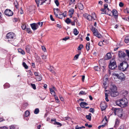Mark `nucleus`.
<instances>
[{"mask_svg":"<svg viewBox=\"0 0 129 129\" xmlns=\"http://www.w3.org/2000/svg\"><path fill=\"white\" fill-rule=\"evenodd\" d=\"M128 100L125 98L118 100L115 102L116 105L121 107H124L126 106L128 104Z\"/></svg>","mask_w":129,"mask_h":129,"instance_id":"f257e3e1","label":"nucleus"},{"mask_svg":"<svg viewBox=\"0 0 129 129\" xmlns=\"http://www.w3.org/2000/svg\"><path fill=\"white\" fill-rule=\"evenodd\" d=\"M83 16L89 21H93L96 19V15L94 13H92L91 16L85 13L83 14Z\"/></svg>","mask_w":129,"mask_h":129,"instance_id":"f03ea898","label":"nucleus"},{"mask_svg":"<svg viewBox=\"0 0 129 129\" xmlns=\"http://www.w3.org/2000/svg\"><path fill=\"white\" fill-rule=\"evenodd\" d=\"M128 67V65L127 62H123L120 64L119 68L120 70L124 71L127 69Z\"/></svg>","mask_w":129,"mask_h":129,"instance_id":"7ed1b4c3","label":"nucleus"},{"mask_svg":"<svg viewBox=\"0 0 129 129\" xmlns=\"http://www.w3.org/2000/svg\"><path fill=\"white\" fill-rule=\"evenodd\" d=\"M115 114L119 117L121 118L122 116L123 111L121 109L115 108L114 109Z\"/></svg>","mask_w":129,"mask_h":129,"instance_id":"20e7f679","label":"nucleus"},{"mask_svg":"<svg viewBox=\"0 0 129 129\" xmlns=\"http://www.w3.org/2000/svg\"><path fill=\"white\" fill-rule=\"evenodd\" d=\"M116 67V62L114 58L112 59L110 61V64L109 65V68L111 70H113Z\"/></svg>","mask_w":129,"mask_h":129,"instance_id":"39448f33","label":"nucleus"},{"mask_svg":"<svg viewBox=\"0 0 129 129\" xmlns=\"http://www.w3.org/2000/svg\"><path fill=\"white\" fill-rule=\"evenodd\" d=\"M113 75L121 80H123L124 78V75L122 73H120L119 74L114 73Z\"/></svg>","mask_w":129,"mask_h":129,"instance_id":"423d86ee","label":"nucleus"},{"mask_svg":"<svg viewBox=\"0 0 129 129\" xmlns=\"http://www.w3.org/2000/svg\"><path fill=\"white\" fill-rule=\"evenodd\" d=\"M6 37L7 39H10V40L14 39L15 37L14 34L13 32H10L8 33Z\"/></svg>","mask_w":129,"mask_h":129,"instance_id":"0eeeda50","label":"nucleus"},{"mask_svg":"<svg viewBox=\"0 0 129 129\" xmlns=\"http://www.w3.org/2000/svg\"><path fill=\"white\" fill-rule=\"evenodd\" d=\"M5 13L7 16H9L12 15L13 14V12L9 9H7L5 11Z\"/></svg>","mask_w":129,"mask_h":129,"instance_id":"6e6552de","label":"nucleus"},{"mask_svg":"<svg viewBox=\"0 0 129 129\" xmlns=\"http://www.w3.org/2000/svg\"><path fill=\"white\" fill-rule=\"evenodd\" d=\"M110 94L111 96L113 97H114L118 95V93L117 91H110Z\"/></svg>","mask_w":129,"mask_h":129,"instance_id":"1a4fd4ad","label":"nucleus"},{"mask_svg":"<svg viewBox=\"0 0 129 129\" xmlns=\"http://www.w3.org/2000/svg\"><path fill=\"white\" fill-rule=\"evenodd\" d=\"M114 17L116 19L118 18V14L117 12L115 10H113L112 12Z\"/></svg>","mask_w":129,"mask_h":129,"instance_id":"9d476101","label":"nucleus"},{"mask_svg":"<svg viewBox=\"0 0 129 129\" xmlns=\"http://www.w3.org/2000/svg\"><path fill=\"white\" fill-rule=\"evenodd\" d=\"M30 25L32 29L33 30H35L37 29L38 27V24H37L36 23H34L31 24Z\"/></svg>","mask_w":129,"mask_h":129,"instance_id":"9b49d317","label":"nucleus"},{"mask_svg":"<svg viewBox=\"0 0 129 129\" xmlns=\"http://www.w3.org/2000/svg\"><path fill=\"white\" fill-rule=\"evenodd\" d=\"M110 91H117V88L116 86L113 84H111L110 88Z\"/></svg>","mask_w":129,"mask_h":129,"instance_id":"f8f14e48","label":"nucleus"},{"mask_svg":"<svg viewBox=\"0 0 129 129\" xmlns=\"http://www.w3.org/2000/svg\"><path fill=\"white\" fill-rule=\"evenodd\" d=\"M100 107L102 111H103L105 110L106 108V104L104 102L101 103L100 104Z\"/></svg>","mask_w":129,"mask_h":129,"instance_id":"ddd939ff","label":"nucleus"},{"mask_svg":"<svg viewBox=\"0 0 129 129\" xmlns=\"http://www.w3.org/2000/svg\"><path fill=\"white\" fill-rule=\"evenodd\" d=\"M125 53L122 51L118 52V56L120 58L124 57H125Z\"/></svg>","mask_w":129,"mask_h":129,"instance_id":"4468645a","label":"nucleus"},{"mask_svg":"<svg viewBox=\"0 0 129 129\" xmlns=\"http://www.w3.org/2000/svg\"><path fill=\"white\" fill-rule=\"evenodd\" d=\"M112 57V55L110 53H108L105 57V60H107L111 58Z\"/></svg>","mask_w":129,"mask_h":129,"instance_id":"2eb2a0df","label":"nucleus"},{"mask_svg":"<svg viewBox=\"0 0 129 129\" xmlns=\"http://www.w3.org/2000/svg\"><path fill=\"white\" fill-rule=\"evenodd\" d=\"M105 100L107 102H108L109 101V100L108 99V94L109 93V91L106 90L105 92Z\"/></svg>","mask_w":129,"mask_h":129,"instance_id":"dca6fc26","label":"nucleus"},{"mask_svg":"<svg viewBox=\"0 0 129 129\" xmlns=\"http://www.w3.org/2000/svg\"><path fill=\"white\" fill-rule=\"evenodd\" d=\"M111 11L109 10V9L107 8L105 10V13H101V14H105L110 16Z\"/></svg>","mask_w":129,"mask_h":129,"instance_id":"f3484780","label":"nucleus"},{"mask_svg":"<svg viewBox=\"0 0 129 129\" xmlns=\"http://www.w3.org/2000/svg\"><path fill=\"white\" fill-rule=\"evenodd\" d=\"M67 16V12H64L63 13L60 14L58 17L60 19H62L63 17H65Z\"/></svg>","mask_w":129,"mask_h":129,"instance_id":"a211bd4d","label":"nucleus"},{"mask_svg":"<svg viewBox=\"0 0 129 129\" xmlns=\"http://www.w3.org/2000/svg\"><path fill=\"white\" fill-rule=\"evenodd\" d=\"M91 30L93 32V34L95 36H96L97 34H98L99 33L98 31V30L95 28H92Z\"/></svg>","mask_w":129,"mask_h":129,"instance_id":"6ab92c4d","label":"nucleus"},{"mask_svg":"<svg viewBox=\"0 0 129 129\" xmlns=\"http://www.w3.org/2000/svg\"><path fill=\"white\" fill-rule=\"evenodd\" d=\"M88 104L85 102H82L80 103V105L81 107L84 108Z\"/></svg>","mask_w":129,"mask_h":129,"instance_id":"aec40b11","label":"nucleus"},{"mask_svg":"<svg viewBox=\"0 0 129 129\" xmlns=\"http://www.w3.org/2000/svg\"><path fill=\"white\" fill-rule=\"evenodd\" d=\"M74 12V9L73 8H71L69 10V15L70 17H72V15L73 14Z\"/></svg>","mask_w":129,"mask_h":129,"instance_id":"412c9836","label":"nucleus"},{"mask_svg":"<svg viewBox=\"0 0 129 129\" xmlns=\"http://www.w3.org/2000/svg\"><path fill=\"white\" fill-rule=\"evenodd\" d=\"M31 49V46L29 45H27L25 49L27 52L29 53Z\"/></svg>","mask_w":129,"mask_h":129,"instance_id":"4be33fe9","label":"nucleus"},{"mask_svg":"<svg viewBox=\"0 0 129 129\" xmlns=\"http://www.w3.org/2000/svg\"><path fill=\"white\" fill-rule=\"evenodd\" d=\"M50 0H45L44 2H42L41 3L40 5H43L44 3H45L46 4H50Z\"/></svg>","mask_w":129,"mask_h":129,"instance_id":"5701e85b","label":"nucleus"},{"mask_svg":"<svg viewBox=\"0 0 129 129\" xmlns=\"http://www.w3.org/2000/svg\"><path fill=\"white\" fill-rule=\"evenodd\" d=\"M78 7L80 10H82L84 9V7L83 5L81 3L78 4Z\"/></svg>","mask_w":129,"mask_h":129,"instance_id":"b1692460","label":"nucleus"},{"mask_svg":"<svg viewBox=\"0 0 129 129\" xmlns=\"http://www.w3.org/2000/svg\"><path fill=\"white\" fill-rule=\"evenodd\" d=\"M124 41L126 43H129V36H127L125 37Z\"/></svg>","mask_w":129,"mask_h":129,"instance_id":"393cba45","label":"nucleus"},{"mask_svg":"<svg viewBox=\"0 0 129 129\" xmlns=\"http://www.w3.org/2000/svg\"><path fill=\"white\" fill-rule=\"evenodd\" d=\"M122 95L124 96H126L128 94L127 91L126 90H123L122 91Z\"/></svg>","mask_w":129,"mask_h":129,"instance_id":"a878e982","label":"nucleus"},{"mask_svg":"<svg viewBox=\"0 0 129 129\" xmlns=\"http://www.w3.org/2000/svg\"><path fill=\"white\" fill-rule=\"evenodd\" d=\"M19 52L22 55H24L25 54V52L21 49H19L18 50Z\"/></svg>","mask_w":129,"mask_h":129,"instance_id":"bb28decb","label":"nucleus"},{"mask_svg":"<svg viewBox=\"0 0 129 129\" xmlns=\"http://www.w3.org/2000/svg\"><path fill=\"white\" fill-rule=\"evenodd\" d=\"M50 93L52 95H55V93L54 91L55 90H53L52 89V88H50Z\"/></svg>","mask_w":129,"mask_h":129,"instance_id":"cd10ccee","label":"nucleus"},{"mask_svg":"<svg viewBox=\"0 0 129 129\" xmlns=\"http://www.w3.org/2000/svg\"><path fill=\"white\" fill-rule=\"evenodd\" d=\"M119 120L118 119H116L115 120V127L117 126L118 125L119 123Z\"/></svg>","mask_w":129,"mask_h":129,"instance_id":"c85d7f7f","label":"nucleus"},{"mask_svg":"<svg viewBox=\"0 0 129 129\" xmlns=\"http://www.w3.org/2000/svg\"><path fill=\"white\" fill-rule=\"evenodd\" d=\"M86 93H87L85 91H81L79 92V94L80 95H86Z\"/></svg>","mask_w":129,"mask_h":129,"instance_id":"c756f323","label":"nucleus"},{"mask_svg":"<svg viewBox=\"0 0 129 129\" xmlns=\"http://www.w3.org/2000/svg\"><path fill=\"white\" fill-rule=\"evenodd\" d=\"M90 45V43H88L86 44V49L87 51H88L89 49V46Z\"/></svg>","mask_w":129,"mask_h":129,"instance_id":"7c9ffc66","label":"nucleus"},{"mask_svg":"<svg viewBox=\"0 0 129 129\" xmlns=\"http://www.w3.org/2000/svg\"><path fill=\"white\" fill-rule=\"evenodd\" d=\"M91 114H89L88 115H87L86 116V118L89 121H90L91 120Z\"/></svg>","mask_w":129,"mask_h":129,"instance_id":"2f4dec72","label":"nucleus"},{"mask_svg":"<svg viewBox=\"0 0 129 129\" xmlns=\"http://www.w3.org/2000/svg\"><path fill=\"white\" fill-rule=\"evenodd\" d=\"M16 126L15 125H12L9 126L10 129H16Z\"/></svg>","mask_w":129,"mask_h":129,"instance_id":"473e14b6","label":"nucleus"},{"mask_svg":"<svg viewBox=\"0 0 129 129\" xmlns=\"http://www.w3.org/2000/svg\"><path fill=\"white\" fill-rule=\"evenodd\" d=\"M85 128L84 126H82L81 127H79L78 125H77L75 127V129H81L82 128Z\"/></svg>","mask_w":129,"mask_h":129,"instance_id":"72a5a7b5","label":"nucleus"},{"mask_svg":"<svg viewBox=\"0 0 129 129\" xmlns=\"http://www.w3.org/2000/svg\"><path fill=\"white\" fill-rule=\"evenodd\" d=\"M74 34L75 35H77L79 33V32L75 28L74 29Z\"/></svg>","mask_w":129,"mask_h":129,"instance_id":"f704fd0d","label":"nucleus"},{"mask_svg":"<svg viewBox=\"0 0 129 129\" xmlns=\"http://www.w3.org/2000/svg\"><path fill=\"white\" fill-rule=\"evenodd\" d=\"M83 47V45L82 44H80L78 47L77 49L78 50H81Z\"/></svg>","mask_w":129,"mask_h":129,"instance_id":"c9c22d12","label":"nucleus"},{"mask_svg":"<svg viewBox=\"0 0 129 129\" xmlns=\"http://www.w3.org/2000/svg\"><path fill=\"white\" fill-rule=\"evenodd\" d=\"M30 114V112L28 111H26L25 112V115L26 117L28 116Z\"/></svg>","mask_w":129,"mask_h":129,"instance_id":"e433bc0d","label":"nucleus"},{"mask_svg":"<svg viewBox=\"0 0 129 129\" xmlns=\"http://www.w3.org/2000/svg\"><path fill=\"white\" fill-rule=\"evenodd\" d=\"M65 22L68 24H69L71 22V20L69 18H67L65 20Z\"/></svg>","mask_w":129,"mask_h":129,"instance_id":"4c0bfd02","label":"nucleus"},{"mask_svg":"<svg viewBox=\"0 0 129 129\" xmlns=\"http://www.w3.org/2000/svg\"><path fill=\"white\" fill-rule=\"evenodd\" d=\"M35 2L37 4V6L39 7V5L40 2V3L41 2V0H35Z\"/></svg>","mask_w":129,"mask_h":129,"instance_id":"58836bf2","label":"nucleus"},{"mask_svg":"<svg viewBox=\"0 0 129 129\" xmlns=\"http://www.w3.org/2000/svg\"><path fill=\"white\" fill-rule=\"evenodd\" d=\"M94 69L95 70L97 71H99L100 70V68L98 66L95 67L94 68Z\"/></svg>","mask_w":129,"mask_h":129,"instance_id":"ea45409f","label":"nucleus"},{"mask_svg":"<svg viewBox=\"0 0 129 129\" xmlns=\"http://www.w3.org/2000/svg\"><path fill=\"white\" fill-rule=\"evenodd\" d=\"M22 64L23 66L24 67L25 69H27L28 68V66L25 62H23Z\"/></svg>","mask_w":129,"mask_h":129,"instance_id":"a19ab883","label":"nucleus"},{"mask_svg":"<svg viewBox=\"0 0 129 129\" xmlns=\"http://www.w3.org/2000/svg\"><path fill=\"white\" fill-rule=\"evenodd\" d=\"M79 54H77L74 57L73 60H76L78 58Z\"/></svg>","mask_w":129,"mask_h":129,"instance_id":"79ce46f5","label":"nucleus"},{"mask_svg":"<svg viewBox=\"0 0 129 129\" xmlns=\"http://www.w3.org/2000/svg\"><path fill=\"white\" fill-rule=\"evenodd\" d=\"M53 124L54 125L56 124L57 125H59L60 126H61L62 125V124L58 122H54V123Z\"/></svg>","mask_w":129,"mask_h":129,"instance_id":"37998d69","label":"nucleus"},{"mask_svg":"<svg viewBox=\"0 0 129 129\" xmlns=\"http://www.w3.org/2000/svg\"><path fill=\"white\" fill-rule=\"evenodd\" d=\"M39 112V110L38 108L36 109L34 112V113L35 114H37Z\"/></svg>","mask_w":129,"mask_h":129,"instance_id":"c03bdc74","label":"nucleus"},{"mask_svg":"<svg viewBox=\"0 0 129 129\" xmlns=\"http://www.w3.org/2000/svg\"><path fill=\"white\" fill-rule=\"evenodd\" d=\"M14 4L15 5V7L16 8H18V3L17 1H15L14 2Z\"/></svg>","mask_w":129,"mask_h":129,"instance_id":"a18cd8bd","label":"nucleus"},{"mask_svg":"<svg viewBox=\"0 0 129 129\" xmlns=\"http://www.w3.org/2000/svg\"><path fill=\"white\" fill-rule=\"evenodd\" d=\"M54 98L56 101V102L58 103L59 101L58 100L57 97L55 95H54Z\"/></svg>","mask_w":129,"mask_h":129,"instance_id":"49530a36","label":"nucleus"},{"mask_svg":"<svg viewBox=\"0 0 129 129\" xmlns=\"http://www.w3.org/2000/svg\"><path fill=\"white\" fill-rule=\"evenodd\" d=\"M98 45L99 46H102L103 45H105V44L102 41H100Z\"/></svg>","mask_w":129,"mask_h":129,"instance_id":"de8ad7c7","label":"nucleus"},{"mask_svg":"<svg viewBox=\"0 0 129 129\" xmlns=\"http://www.w3.org/2000/svg\"><path fill=\"white\" fill-rule=\"evenodd\" d=\"M37 76V80L38 81H41L42 79V76Z\"/></svg>","mask_w":129,"mask_h":129,"instance_id":"09e8293b","label":"nucleus"},{"mask_svg":"<svg viewBox=\"0 0 129 129\" xmlns=\"http://www.w3.org/2000/svg\"><path fill=\"white\" fill-rule=\"evenodd\" d=\"M124 12L126 13H129V9L128 8H126L124 10Z\"/></svg>","mask_w":129,"mask_h":129,"instance_id":"8fccbe9b","label":"nucleus"},{"mask_svg":"<svg viewBox=\"0 0 129 129\" xmlns=\"http://www.w3.org/2000/svg\"><path fill=\"white\" fill-rule=\"evenodd\" d=\"M106 84H107V82L106 81H104L103 82V87L104 88H105L106 89V87H107L106 86Z\"/></svg>","mask_w":129,"mask_h":129,"instance_id":"3c124183","label":"nucleus"},{"mask_svg":"<svg viewBox=\"0 0 129 129\" xmlns=\"http://www.w3.org/2000/svg\"><path fill=\"white\" fill-rule=\"evenodd\" d=\"M21 27L22 29L24 30L26 27V25L25 24H23L21 26Z\"/></svg>","mask_w":129,"mask_h":129,"instance_id":"603ef678","label":"nucleus"},{"mask_svg":"<svg viewBox=\"0 0 129 129\" xmlns=\"http://www.w3.org/2000/svg\"><path fill=\"white\" fill-rule=\"evenodd\" d=\"M31 87L33 88L34 89H36V86L35 84H31Z\"/></svg>","mask_w":129,"mask_h":129,"instance_id":"864d4df0","label":"nucleus"},{"mask_svg":"<svg viewBox=\"0 0 129 129\" xmlns=\"http://www.w3.org/2000/svg\"><path fill=\"white\" fill-rule=\"evenodd\" d=\"M69 39V37H66L65 38H63L62 39V40H64V41H66L67 40Z\"/></svg>","mask_w":129,"mask_h":129,"instance_id":"5fc2aeb1","label":"nucleus"},{"mask_svg":"<svg viewBox=\"0 0 129 129\" xmlns=\"http://www.w3.org/2000/svg\"><path fill=\"white\" fill-rule=\"evenodd\" d=\"M55 3L57 6H58L59 5V3L58 0H56L55 1Z\"/></svg>","mask_w":129,"mask_h":129,"instance_id":"6e6d98bb","label":"nucleus"},{"mask_svg":"<svg viewBox=\"0 0 129 129\" xmlns=\"http://www.w3.org/2000/svg\"><path fill=\"white\" fill-rule=\"evenodd\" d=\"M37 24H38V26H42V25L43 24V23L42 22H39L37 23H36Z\"/></svg>","mask_w":129,"mask_h":129,"instance_id":"4d7b16f0","label":"nucleus"},{"mask_svg":"<svg viewBox=\"0 0 129 129\" xmlns=\"http://www.w3.org/2000/svg\"><path fill=\"white\" fill-rule=\"evenodd\" d=\"M41 47H42V50L44 52H46V48H45V47L44 46H42Z\"/></svg>","mask_w":129,"mask_h":129,"instance_id":"13d9d810","label":"nucleus"},{"mask_svg":"<svg viewBox=\"0 0 129 129\" xmlns=\"http://www.w3.org/2000/svg\"><path fill=\"white\" fill-rule=\"evenodd\" d=\"M99 38H100L101 37V35L99 33L97 34V35L95 36Z\"/></svg>","mask_w":129,"mask_h":129,"instance_id":"bf43d9fd","label":"nucleus"},{"mask_svg":"<svg viewBox=\"0 0 129 129\" xmlns=\"http://www.w3.org/2000/svg\"><path fill=\"white\" fill-rule=\"evenodd\" d=\"M75 1V0H70V2H69V4L70 5H71L73 4Z\"/></svg>","mask_w":129,"mask_h":129,"instance_id":"052dcab7","label":"nucleus"},{"mask_svg":"<svg viewBox=\"0 0 129 129\" xmlns=\"http://www.w3.org/2000/svg\"><path fill=\"white\" fill-rule=\"evenodd\" d=\"M27 31L28 33H31V31L30 28H27Z\"/></svg>","mask_w":129,"mask_h":129,"instance_id":"680f3d73","label":"nucleus"},{"mask_svg":"<svg viewBox=\"0 0 129 129\" xmlns=\"http://www.w3.org/2000/svg\"><path fill=\"white\" fill-rule=\"evenodd\" d=\"M103 43H105V44H106L108 43V41L107 40H103Z\"/></svg>","mask_w":129,"mask_h":129,"instance_id":"e2e57ef3","label":"nucleus"},{"mask_svg":"<svg viewBox=\"0 0 129 129\" xmlns=\"http://www.w3.org/2000/svg\"><path fill=\"white\" fill-rule=\"evenodd\" d=\"M119 6L120 7H122L124 5L121 2H120L119 3Z\"/></svg>","mask_w":129,"mask_h":129,"instance_id":"0e129e2a","label":"nucleus"},{"mask_svg":"<svg viewBox=\"0 0 129 129\" xmlns=\"http://www.w3.org/2000/svg\"><path fill=\"white\" fill-rule=\"evenodd\" d=\"M89 111L90 112L93 113L94 112V110L93 108H90V109Z\"/></svg>","mask_w":129,"mask_h":129,"instance_id":"69168bd1","label":"nucleus"},{"mask_svg":"<svg viewBox=\"0 0 129 129\" xmlns=\"http://www.w3.org/2000/svg\"><path fill=\"white\" fill-rule=\"evenodd\" d=\"M42 57L43 59L45 60L46 58V56L43 55L42 56Z\"/></svg>","mask_w":129,"mask_h":129,"instance_id":"338daca9","label":"nucleus"},{"mask_svg":"<svg viewBox=\"0 0 129 129\" xmlns=\"http://www.w3.org/2000/svg\"><path fill=\"white\" fill-rule=\"evenodd\" d=\"M125 51L127 55L129 57V50H125Z\"/></svg>","mask_w":129,"mask_h":129,"instance_id":"774afa93","label":"nucleus"}]
</instances>
